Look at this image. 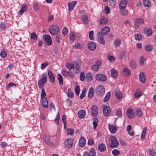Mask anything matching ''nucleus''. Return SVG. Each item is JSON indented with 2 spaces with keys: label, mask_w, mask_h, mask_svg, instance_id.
Returning a JSON list of instances; mask_svg holds the SVG:
<instances>
[{
  "label": "nucleus",
  "mask_w": 156,
  "mask_h": 156,
  "mask_svg": "<svg viewBox=\"0 0 156 156\" xmlns=\"http://www.w3.org/2000/svg\"><path fill=\"white\" fill-rule=\"evenodd\" d=\"M65 143L66 147L70 148L73 145V140L71 139H67L65 142Z\"/></svg>",
  "instance_id": "obj_17"
},
{
  "label": "nucleus",
  "mask_w": 156,
  "mask_h": 156,
  "mask_svg": "<svg viewBox=\"0 0 156 156\" xmlns=\"http://www.w3.org/2000/svg\"><path fill=\"white\" fill-rule=\"evenodd\" d=\"M153 48L152 45L151 44L146 45L145 47V49L148 51H151Z\"/></svg>",
  "instance_id": "obj_42"
},
{
  "label": "nucleus",
  "mask_w": 156,
  "mask_h": 156,
  "mask_svg": "<svg viewBox=\"0 0 156 156\" xmlns=\"http://www.w3.org/2000/svg\"><path fill=\"white\" fill-rule=\"evenodd\" d=\"M105 12L107 14L109 13L110 12V8L108 6H106L105 9Z\"/></svg>",
  "instance_id": "obj_64"
},
{
  "label": "nucleus",
  "mask_w": 156,
  "mask_h": 156,
  "mask_svg": "<svg viewBox=\"0 0 156 156\" xmlns=\"http://www.w3.org/2000/svg\"><path fill=\"white\" fill-rule=\"evenodd\" d=\"M145 60L144 57H141L139 60V63L141 66L144 65V61Z\"/></svg>",
  "instance_id": "obj_61"
},
{
  "label": "nucleus",
  "mask_w": 156,
  "mask_h": 156,
  "mask_svg": "<svg viewBox=\"0 0 156 156\" xmlns=\"http://www.w3.org/2000/svg\"><path fill=\"white\" fill-rule=\"evenodd\" d=\"M67 132L68 134L72 135L74 132V130L72 129H67Z\"/></svg>",
  "instance_id": "obj_62"
},
{
  "label": "nucleus",
  "mask_w": 156,
  "mask_h": 156,
  "mask_svg": "<svg viewBox=\"0 0 156 156\" xmlns=\"http://www.w3.org/2000/svg\"><path fill=\"white\" fill-rule=\"evenodd\" d=\"M80 89L79 87L78 86H76L75 88V91L77 95H79L80 93Z\"/></svg>",
  "instance_id": "obj_55"
},
{
  "label": "nucleus",
  "mask_w": 156,
  "mask_h": 156,
  "mask_svg": "<svg viewBox=\"0 0 156 156\" xmlns=\"http://www.w3.org/2000/svg\"><path fill=\"white\" fill-rule=\"evenodd\" d=\"M96 95L98 97L103 96L105 92V90L104 86L100 85L97 86L95 89Z\"/></svg>",
  "instance_id": "obj_1"
},
{
  "label": "nucleus",
  "mask_w": 156,
  "mask_h": 156,
  "mask_svg": "<svg viewBox=\"0 0 156 156\" xmlns=\"http://www.w3.org/2000/svg\"><path fill=\"white\" fill-rule=\"evenodd\" d=\"M135 39L137 41H140L142 38V35L141 34H135L134 35Z\"/></svg>",
  "instance_id": "obj_45"
},
{
  "label": "nucleus",
  "mask_w": 156,
  "mask_h": 156,
  "mask_svg": "<svg viewBox=\"0 0 156 156\" xmlns=\"http://www.w3.org/2000/svg\"><path fill=\"white\" fill-rule=\"evenodd\" d=\"M78 117L80 119H83L85 116L86 112L84 110H81L78 112Z\"/></svg>",
  "instance_id": "obj_25"
},
{
  "label": "nucleus",
  "mask_w": 156,
  "mask_h": 156,
  "mask_svg": "<svg viewBox=\"0 0 156 156\" xmlns=\"http://www.w3.org/2000/svg\"><path fill=\"white\" fill-rule=\"evenodd\" d=\"M87 46L88 49L91 51H93L94 50L96 47V44L92 41L89 42L88 43Z\"/></svg>",
  "instance_id": "obj_16"
},
{
  "label": "nucleus",
  "mask_w": 156,
  "mask_h": 156,
  "mask_svg": "<svg viewBox=\"0 0 156 156\" xmlns=\"http://www.w3.org/2000/svg\"><path fill=\"white\" fill-rule=\"evenodd\" d=\"M102 107L104 108L103 113L105 116H108L111 113L110 108L109 106H106L105 105H103Z\"/></svg>",
  "instance_id": "obj_5"
},
{
  "label": "nucleus",
  "mask_w": 156,
  "mask_h": 156,
  "mask_svg": "<svg viewBox=\"0 0 156 156\" xmlns=\"http://www.w3.org/2000/svg\"><path fill=\"white\" fill-rule=\"evenodd\" d=\"M94 96V88L93 87H91L89 90L88 97L89 98H92Z\"/></svg>",
  "instance_id": "obj_30"
},
{
  "label": "nucleus",
  "mask_w": 156,
  "mask_h": 156,
  "mask_svg": "<svg viewBox=\"0 0 156 156\" xmlns=\"http://www.w3.org/2000/svg\"><path fill=\"white\" fill-rule=\"evenodd\" d=\"M44 41L48 45H51L52 44V41L51 37L47 34H44L43 36Z\"/></svg>",
  "instance_id": "obj_8"
},
{
  "label": "nucleus",
  "mask_w": 156,
  "mask_h": 156,
  "mask_svg": "<svg viewBox=\"0 0 156 156\" xmlns=\"http://www.w3.org/2000/svg\"><path fill=\"white\" fill-rule=\"evenodd\" d=\"M94 34V32L92 30L89 32V37L90 39L91 40H93L94 38L93 37V35Z\"/></svg>",
  "instance_id": "obj_54"
},
{
  "label": "nucleus",
  "mask_w": 156,
  "mask_h": 156,
  "mask_svg": "<svg viewBox=\"0 0 156 156\" xmlns=\"http://www.w3.org/2000/svg\"><path fill=\"white\" fill-rule=\"evenodd\" d=\"M48 76L49 78L50 81L51 83H54L55 81V77L52 71L50 70L48 71Z\"/></svg>",
  "instance_id": "obj_12"
},
{
  "label": "nucleus",
  "mask_w": 156,
  "mask_h": 156,
  "mask_svg": "<svg viewBox=\"0 0 156 156\" xmlns=\"http://www.w3.org/2000/svg\"><path fill=\"white\" fill-rule=\"evenodd\" d=\"M98 119L96 118H94V121L93 122V128L95 129L98 126Z\"/></svg>",
  "instance_id": "obj_38"
},
{
  "label": "nucleus",
  "mask_w": 156,
  "mask_h": 156,
  "mask_svg": "<svg viewBox=\"0 0 156 156\" xmlns=\"http://www.w3.org/2000/svg\"><path fill=\"white\" fill-rule=\"evenodd\" d=\"M126 53L125 51L122 50L119 54V59L121 60L123 58L126 57Z\"/></svg>",
  "instance_id": "obj_33"
},
{
  "label": "nucleus",
  "mask_w": 156,
  "mask_h": 156,
  "mask_svg": "<svg viewBox=\"0 0 156 156\" xmlns=\"http://www.w3.org/2000/svg\"><path fill=\"white\" fill-rule=\"evenodd\" d=\"M122 75L125 77H128L131 74V72L129 69L126 67H124L122 70Z\"/></svg>",
  "instance_id": "obj_13"
},
{
  "label": "nucleus",
  "mask_w": 156,
  "mask_h": 156,
  "mask_svg": "<svg viewBox=\"0 0 156 156\" xmlns=\"http://www.w3.org/2000/svg\"><path fill=\"white\" fill-rule=\"evenodd\" d=\"M27 9V5H23L22 8L19 12V13L22 14L24 12H25Z\"/></svg>",
  "instance_id": "obj_34"
},
{
  "label": "nucleus",
  "mask_w": 156,
  "mask_h": 156,
  "mask_svg": "<svg viewBox=\"0 0 156 156\" xmlns=\"http://www.w3.org/2000/svg\"><path fill=\"white\" fill-rule=\"evenodd\" d=\"M67 95L68 97L71 98L74 97V94L71 91L70 89L69 88L68 90Z\"/></svg>",
  "instance_id": "obj_49"
},
{
  "label": "nucleus",
  "mask_w": 156,
  "mask_h": 156,
  "mask_svg": "<svg viewBox=\"0 0 156 156\" xmlns=\"http://www.w3.org/2000/svg\"><path fill=\"white\" fill-rule=\"evenodd\" d=\"M143 114L140 108H139L137 111L136 115L138 117H141L142 116Z\"/></svg>",
  "instance_id": "obj_56"
},
{
  "label": "nucleus",
  "mask_w": 156,
  "mask_h": 156,
  "mask_svg": "<svg viewBox=\"0 0 156 156\" xmlns=\"http://www.w3.org/2000/svg\"><path fill=\"white\" fill-rule=\"evenodd\" d=\"M98 148L100 151L103 152L106 149V147L104 144L101 143L98 145Z\"/></svg>",
  "instance_id": "obj_27"
},
{
  "label": "nucleus",
  "mask_w": 156,
  "mask_h": 156,
  "mask_svg": "<svg viewBox=\"0 0 156 156\" xmlns=\"http://www.w3.org/2000/svg\"><path fill=\"white\" fill-rule=\"evenodd\" d=\"M142 94L141 90L139 88L137 89V90L135 93L134 94V97L136 98H137L140 97L141 96Z\"/></svg>",
  "instance_id": "obj_28"
},
{
  "label": "nucleus",
  "mask_w": 156,
  "mask_h": 156,
  "mask_svg": "<svg viewBox=\"0 0 156 156\" xmlns=\"http://www.w3.org/2000/svg\"><path fill=\"white\" fill-rule=\"evenodd\" d=\"M111 72L112 77L116 79L117 77V70L113 68L112 69Z\"/></svg>",
  "instance_id": "obj_31"
},
{
  "label": "nucleus",
  "mask_w": 156,
  "mask_h": 156,
  "mask_svg": "<svg viewBox=\"0 0 156 156\" xmlns=\"http://www.w3.org/2000/svg\"><path fill=\"white\" fill-rule=\"evenodd\" d=\"M47 79L46 76L41 78L38 81V85L40 88H42L44 87V85L47 81Z\"/></svg>",
  "instance_id": "obj_9"
},
{
  "label": "nucleus",
  "mask_w": 156,
  "mask_h": 156,
  "mask_svg": "<svg viewBox=\"0 0 156 156\" xmlns=\"http://www.w3.org/2000/svg\"><path fill=\"white\" fill-rule=\"evenodd\" d=\"M127 0H122L119 4V8L121 10L124 9L126 6Z\"/></svg>",
  "instance_id": "obj_15"
},
{
  "label": "nucleus",
  "mask_w": 156,
  "mask_h": 156,
  "mask_svg": "<svg viewBox=\"0 0 156 156\" xmlns=\"http://www.w3.org/2000/svg\"><path fill=\"white\" fill-rule=\"evenodd\" d=\"M42 105L45 108L48 107V104L47 99L46 98L41 99Z\"/></svg>",
  "instance_id": "obj_26"
},
{
  "label": "nucleus",
  "mask_w": 156,
  "mask_h": 156,
  "mask_svg": "<svg viewBox=\"0 0 156 156\" xmlns=\"http://www.w3.org/2000/svg\"><path fill=\"white\" fill-rule=\"evenodd\" d=\"M98 40L100 44H105V41L104 39V37L103 35L102 34H98Z\"/></svg>",
  "instance_id": "obj_23"
},
{
  "label": "nucleus",
  "mask_w": 156,
  "mask_h": 156,
  "mask_svg": "<svg viewBox=\"0 0 156 156\" xmlns=\"http://www.w3.org/2000/svg\"><path fill=\"white\" fill-rule=\"evenodd\" d=\"M139 79L140 81L142 83H144L146 82V78L144 73L143 72L140 73L139 76Z\"/></svg>",
  "instance_id": "obj_20"
},
{
  "label": "nucleus",
  "mask_w": 156,
  "mask_h": 156,
  "mask_svg": "<svg viewBox=\"0 0 156 156\" xmlns=\"http://www.w3.org/2000/svg\"><path fill=\"white\" fill-rule=\"evenodd\" d=\"M111 94L109 92H108L107 93L104 99V101L105 102H107L109 100L111 96Z\"/></svg>",
  "instance_id": "obj_36"
},
{
  "label": "nucleus",
  "mask_w": 156,
  "mask_h": 156,
  "mask_svg": "<svg viewBox=\"0 0 156 156\" xmlns=\"http://www.w3.org/2000/svg\"><path fill=\"white\" fill-rule=\"evenodd\" d=\"M86 89L85 88H84L82 90V93L81 94L80 96V99H83L84 97H85L86 95Z\"/></svg>",
  "instance_id": "obj_48"
},
{
  "label": "nucleus",
  "mask_w": 156,
  "mask_h": 156,
  "mask_svg": "<svg viewBox=\"0 0 156 156\" xmlns=\"http://www.w3.org/2000/svg\"><path fill=\"white\" fill-rule=\"evenodd\" d=\"M95 78L96 80L101 82L105 81L107 79V76L105 74L101 73L96 74Z\"/></svg>",
  "instance_id": "obj_3"
},
{
  "label": "nucleus",
  "mask_w": 156,
  "mask_h": 156,
  "mask_svg": "<svg viewBox=\"0 0 156 156\" xmlns=\"http://www.w3.org/2000/svg\"><path fill=\"white\" fill-rule=\"evenodd\" d=\"M100 24L103 26L106 25L108 23V19L105 17H102L101 19L99 20Z\"/></svg>",
  "instance_id": "obj_22"
},
{
  "label": "nucleus",
  "mask_w": 156,
  "mask_h": 156,
  "mask_svg": "<svg viewBox=\"0 0 156 156\" xmlns=\"http://www.w3.org/2000/svg\"><path fill=\"white\" fill-rule=\"evenodd\" d=\"M88 153L90 154L89 156H96L95 150L94 148H92L90 149Z\"/></svg>",
  "instance_id": "obj_35"
},
{
  "label": "nucleus",
  "mask_w": 156,
  "mask_h": 156,
  "mask_svg": "<svg viewBox=\"0 0 156 156\" xmlns=\"http://www.w3.org/2000/svg\"><path fill=\"white\" fill-rule=\"evenodd\" d=\"M66 67L69 70L72 69L74 68V65L73 64L71 63H67L66 65Z\"/></svg>",
  "instance_id": "obj_43"
},
{
  "label": "nucleus",
  "mask_w": 156,
  "mask_h": 156,
  "mask_svg": "<svg viewBox=\"0 0 156 156\" xmlns=\"http://www.w3.org/2000/svg\"><path fill=\"white\" fill-rule=\"evenodd\" d=\"M74 69L75 72L76 73H79L80 66L79 64L77 63L76 62L74 63Z\"/></svg>",
  "instance_id": "obj_29"
},
{
  "label": "nucleus",
  "mask_w": 156,
  "mask_h": 156,
  "mask_svg": "<svg viewBox=\"0 0 156 156\" xmlns=\"http://www.w3.org/2000/svg\"><path fill=\"white\" fill-rule=\"evenodd\" d=\"M6 28V24L3 23L0 24V29L2 31H4Z\"/></svg>",
  "instance_id": "obj_51"
},
{
  "label": "nucleus",
  "mask_w": 156,
  "mask_h": 156,
  "mask_svg": "<svg viewBox=\"0 0 156 156\" xmlns=\"http://www.w3.org/2000/svg\"><path fill=\"white\" fill-rule=\"evenodd\" d=\"M111 141L110 147L112 148L117 147V139L114 136H112L109 138Z\"/></svg>",
  "instance_id": "obj_4"
},
{
  "label": "nucleus",
  "mask_w": 156,
  "mask_h": 156,
  "mask_svg": "<svg viewBox=\"0 0 156 156\" xmlns=\"http://www.w3.org/2000/svg\"><path fill=\"white\" fill-rule=\"evenodd\" d=\"M91 115L93 116L96 117L98 114V108L96 105H93L91 108Z\"/></svg>",
  "instance_id": "obj_10"
},
{
  "label": "nucleus",
  "mask_w": 156,
  "mask_h": 156,
  "mask_svg": "<svg viewBox=\"0 0 156 156\" xmlns=\"http://www.w3.org/2000/svg\"><path fill=\"white\" fill-rule=\"evenodd\" d=\"M83 44H82L80 43H77L74 45V47L76 48L81 49L83 48Z\"/></svg>",
  "instance_id": "obj_46"
},
{
  "label": "nucleus",
  "mask_w": 156,
  "mask_h": 156,
  "mask_svg": "<svg viewBox=\"0 0 156 156\" xmlns=\"http://www.w3.org/2000/svg\"><path fill=\"white\" fill-rule=\"evenodd\" d=\"M86 143V140L83 137L80 138L79 140V146L81 147H83L85 146Z\"/></svg>",
  "instance_id": "obj_19"
},
{
  "label": "nucleus",
  "mask_w": 156,
  "mask_h": 156,
  "mask_svg": "<svg viewBox=\"0 0 156 156\" xmlns=\"http://www.w3.org/2000/svg\"><path fill=\"white\" fill-rule=\"evenodd\" d=\"M49 31L51 34L56 35L59 32V28L56 25H52L49 28Z\"/></svg>",
  "instance_id": "obj_2"
},
{
  "label": "nucleus",
  "mask_w": 156,
  "mask_h": 156,
  "mask_svg": "<svg viewBox=\"0 0 156 156\" xmlns=\"http://www.w3.org/2000/svg\"><path fill=\"white\" fill-rule=\"evenodd\" d=\"M12 86H14L15 87H16V84L15 83L11 82L9 83L8 85L6 87V89L8 90Z\"/></svg>",
  "instance_id": "obj_44"
},
{
  "label": "nucleus",
  "mask_w": 156,
  "mask_h": 156,
  "mask_svg": "<svg viewBox=\"0 0 156 156\" xmlns=\"http://www.w3.org/2000/svg\"><path fill=\"white\" fill-rule=\"evenodd\" d=\"M76 3L77 2L76 1H75L68 4V6L69 11H72L73 10L74 7L76 4Z\"/></svg>",
  "instance_id": "obj_21"
},
{
  "label": "nucleus",
  "mask_w": 156,
  "mask_h": 156,
  "mask_svg": "<svg viewBox=\"0 0 156 156\" xmlns=\"http://www.w3.org/2000/svg\"><path fill=\"white\" fill-rule=\"evenodd\" d=\"M41 89L42 90L41 96V99L45 98V97L46 96V93L44 89L43 88Z\"/></svg>",
  "instance_id": "obj_53"
},
{
  "label": "nucleus",
  "mask_w": 156,
  "mask_h": 156,
  "mask_svg": "<svg viewBox=\"0 0 156 156\" xmlns=\"http://www.w3.org/2000/svg\"><path fill=\"white\" fill-rule=\"evenodd\" d=\"M86 77L87 79V80L90 81H91L92 80V76L91 73H88L86 75Z\"/></svg>",
  "instance_id": "obj_41"
},
{
  "label": "nucleus",
  "mask_w": 156,
  "mask_h": 156,
  "mask_svg": "<svg viewBox=\"0 0 156 156\" xmlns=\"http://www.w3.org/2000/svg\"><path fill=\"white\" fill-rule=\"evenodd\" d=\"M82 19L84 23L86 24L89 23V21L87 18V15H83L82 16Z\"/></svg>",
  "instance_id": "obj_39"
},
{
  "label": "nucleus",
  "mask_w": 156,
  "mask_h": 156,
  "mask_svg": "<svg viewBox=\"0 0 156 156\" xmlns=\"http://www.w3.org/2000/svg\"><path fill=\"white\" fill-rule=\"evenodd\" d=\"M80 79L81 81H83L85 79V76L83 72H82L80 74Z\"/></svg>",
  "instance_id": "obj_47"
},
{
  "label": "nucleus",
  "mask_w": 156,
  "mask_h": 156,
  "mask_svg": "<svg viewBox=\"0 0 156 156\" xmlns=\"http://www.w3.org/2000/svg\"><path fill=\"white\" fill-rule=\"evenodd\" d=\"M57 79L59 81V83L60 85H63V80L62 76L61 74H58Z\"/></svg>",
  "instance_id": "obj_32"
},
{
  "label": "nucleus",
  "mask_w": 156,
  "mask_h": 156,
  "mask_svg": "<svg viewBox=\"0 0 156 156\" xmlns=\"http://www.w3.org/2000/svg\"><path fill=\"white\" fill-rule=\"evenodd\" d=\"M44 139L45 142L47 144L50 145H53V144L50 141L49 136L45 135L44 136Z\"/></svg>",
  "instance_id": "obj_24"
},
{
  "label": "nucleus",
  "mask_w": 156,
  "mask_h": 156,
  "mask_svg": "<svg viewBox=\"0 0 156 156\" xmlns=\"http://www.w3.org/2000/svg\"><path fill=\"white\" fill-rule=\"evenodd\" d=\"M30 39L34 41L37 39V37L35 32H33L30 34Z\"/></svg>",
  "instance_id": "obj_40"
},
{
  "label": "nucleus",
  "mask_w": 156,
  "mask_h": 156,
  "mask_svg": "<svg viewBox=\"0 0 156 156\" xmlns=\"http://www.w3.org/2000/svg\"><path fill=\"white\" fill-rule=\"evenodd\" d=\"M110 28L107 26L103 27L101 29V31L98 33V34H102L103 35H105L107 34L110 32Z\"/></svg>",
  "instance_id": "obj_6"
},
{
  "label": "nucleus",
  "mask_w": 156,
  "mask_h": 156,
  "mask_svg": "<svg viewBox=\"0 0 156 156\" xmlns=\"http://www.w3.org/2000/svg\"><path fill=\"white\" fill-rule=\"evenodd\" d=\"M62 73L65 77H66L68 76V71L66 69H64L62 72Z\"/></svg>",
  "instance_id": "obj_63"
},
{
  "label": "nucleus",
  "mask_w": 156,
  "mask_h": 156,
  "mask_svg": "<svg viewBox=\"0 0 156 156\" xmlns=\"http://www.w3.org/2000/svg\"><path fill=\"white\" fill-rule=\"evenodd\" d=\"M7 55V53L5 50L2 51L0 53V56L2 58H5Z\"/></svg>",
  "instance_id": "obj_59"
},
{
  "label": "nucleus",
  "mask_w": 156,
  "mask_h": 156,
  "mask_svg": "<svg viewBox=\"0 0 156 156\" xmlns=\"http://www.w3.org/2000/svg\"><path fill=\"white\" fill-rule=\"evenodd\" d=\"M144 21L143 19L138 18L136 19L135 21L134 24L135 27L136 29L138 28L139 25H142L144 24Z\"/></svg>",
  "instance_id": "obj_7"
},
{
  "label": "nucleus",
  "mask_w": 156,
  "mask_h": 156,
  "mask_svg": "<svg viewBox=\"0 0 156 156\" xmlns=\"http://www.w3.org/2000/svg\"><path fill=\"white\" fill-rule=\"evenodd\" d=\"M109 5L112 7H114L116 4V0H110Z\"/></svg>",
  "instance_id": "obj_52"
},
{
  "label": "nucleus",
  "mask_w": 156,
  "mask_h": 156,
  "mask_svg": "<svg viewBox=\"0 0 156 156\" xmlns=\"http://www.w3.org/2000/svg\"><path fill=\"white\" fill-rule=\"evenodd\" d=\"M126 115L127 117L130 119H132L135 116V113L133 109H128L126 113Z\"/></svg>",
  "instance_id": "obj_11"
},
{
  "label": "nucleus",
  "mask_w": 156,
  "mask_h": 156,
  "mask_svg": "<svg viewBox=\"0 0 156 156\" xmlns=\"http://www.w3.org/2000/svg\"><path fill=\"white\" fill-rule=\"evenodd\" d=\"M123 96L122 92L120 91H118V100H121Z\"/></svg>",
  "instance_id": "obj_50"
},
{
  "label": "nucleus",
  "mask_w": 156,
  "mask_h": 156,
  "mask_svg": "<svg viewBox=\"0 0 156 156\" xmlns=\"http://www.w3.org/2000/svg\"><path fill=\"white\" fill-rule=\"evenodd\" d=\"M143 3L145 7H149L151 6V3L149 0H143Z\"/></svg>",
  "instance_id": "obj_37"
},
{
  "label": "nucleus",
  "mask_w": 156,
  "mask_h": 156,
  "mask_svg": "<svg viewBox=\"0 0 156 156\" xmlns=\"http://www.w3.org/2000/svg\"><path fill=\"white\" fill-rule=\"evenodd\" d=\"M39 7L38 4L37 3H34L33 5V8L34 11H37L39 9Z\"/></svg>",
  "instance_id": "obj_57"
},
{
  "label": "nucleus",
  "mask_w": 156,
  "mask_h": 156,
  "mask_svg": "<svg viewBox=\"0 0 156 156\" xmlns=\"http://www.w3.org/2000/svg\"><path fill=\"white\" fill-rule=\"evenodd\" d=\"M109 129L112 133H115L116 132L117 127L116 126H114L112 125L109 124H108Z\"/></svg>",
  "instance_id": "obj_14"
},
{
  "label": "nucleus",
  "mask_w": 156,
  "mask_h": 156,
  "mask_svg": "<svg viewBox=\"0 0 156 156\" xmlns=\"http://www.w3.org/2000/svg\"><path fill=\"white\" fill-rule=\"evenodd\" d=\"M108 59L110 62H113L115 61V59L112 56L109 55L108 56Z\"/></svg>",
  "instance_id": "obj_60"
},
{
  "label": "nucleus",
  "mask_w": 156,
  "mask_h": 156,
  "mask_svg": "<svg viewBox=\"0 0 156 156\" xmlns=\"http://www.w3.org/2000/svg\"><path fill=\"white\" fill-rule=\"evenodd\" d=\"M144 32L148 36H151L152 33V30L149 27H146L144 28Z\"/></svg>",
  "instance_id": "obj_18"
},
{
  "label": "nucleus",
  "mask_w": 156,
  "mask_h": 156,
  "mask_svg": "<svg viewBox=\"0 0 156 156\" xmlns=\"http://www.w3.org/2000/svg\"><path fill=\"white\" fill-rule=\"evenodd\" d=\"M68 30L66 27H64L62 30V33L64 36H65L67 34Z\"/></svg>",
  "instance_id": "obj_58"
}]
</instances>
